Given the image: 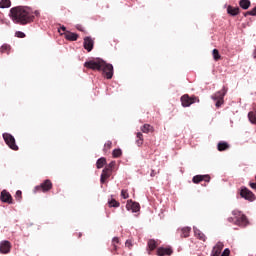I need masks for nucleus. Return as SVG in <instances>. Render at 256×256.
<instances>
[{"label": "nucleus", "instance_id": "nucleus-1", "mask_svg": "<svg viewBox=\"0 0 256 256\" xmlns=\"http://www.w3.org/2000/svg\"><path fill=\"white\" fill-rule=\"evenodd\" d=\"M10 18L18 25H29L35 21L33 9L27 6H18L10 9Z\"/></svg>", "mask_w": 256, "mask_h": 256}, {"label": "nucleus", "instance_id": "nucleus-2", "mask_svg": "<svg viewBox=\"0 0 256 256\" xmlns=\"http://www.w3.org/2000/svg\"><path fill=\"white\" fill-rule=\"evenodd\" d=\"M104 65L105 61L101 58L90 60L84 63V67H86V69H92V71H101Z\"/></svg>", "mask_w": 256, "mask_h": 256}, {"label": "nucleus", "instance_id": "nucleus-3", "mask_svg": "<svg viewBox=\"0 0 256 256\" xmlns=\"http://www.w3.org/2000/svg\"><path fill=\"white\" fill-rule=\"evenodd\" d=\"M232 215L233 217H235V225H238V227H247V225H249V220L247 219V216L241 213V211L233 210Z\"/></svg>", "mask_w": 256, "mask_h": 256}, {"label": "nucleus", "instance_id": "nucleus-4", "mask_svg": "<svg viewBox=\"0 0 256 256\" xmlns=\"http://www.w3.org/2000/svg\"><path fill=\"white\" fill-rule=\"evenodd\" d=\"M53 189V182L47 179L34 188V193H47Z\"/></svg>", "mask_w": 256, "mask_h": 256}, {"label": "nucleus", "instance_id": "nucleus-5", "mask_svg": "<svg viewBox=\"0 0 256 256\" xmlns=\"http://www.w3.org/2000/svg\"><path fill=\"white\" fill-rule=\"evenodd\" d=\"M180 101L182 103V107H191L193 103H199V97L197 96H189V94H184L181 96Z\"/></svg>", "mask_w": 256, "mask_h": 256}, {"label": "nucleus", "instance_id": "nucleus-6", "mask_svg": "<svg viewBox=\"0 0 256 256\" xmlns=\"http://www.w3.org/2000/svg\"><path fill=\"white\" fill-rule=\"evenodd\" d=\"M3 139L10 149H12L13 151H19V146H17V143L15 142V137H13V135L9 133H4Z\"/></svg>", "mask_w": 256, "mask_h": 256}, {"label": "nucleus", "instance_id": "nucleus-7", "mask_svg": "<svg viewBox=\"0 0 256 256\" xmlns=\"http://www.w3.org/2000/svg\"><path fill=\"white\" fill-rule=\"evenodd\" d=\"M240 196L242 197V199H246V201H250V202H253L256 199L253 192L245 187L241 189Z\"/></svg>", "mask_w": 256, "mask_h": 256}, {"label": "nucleus", "instance_id": "nucleus-8", "mask_svg": "<svg viewBox=\"0 0 256 256\" xmlns=\"http://www.w3.org/2000/svg\"><path fill=\"white\" fill-rule=\"evenodd\" d=\"M104 77L106 79H113V65L112 64H107L104 62V65L102 66V70Z\"/></svg>", "mask_w": 256, "mask_h": 256}, {"label": "nucleus", "instance_id": "nucleus-9", "mask_svg": "<svg viewBox=\"0 0 256 256\" xmlns=\"http://www.w3.org/2000/svg\"><path fill=\"white\" fill-rule=\"evenodd\" d=\"M11 242H9L8 240H3L0 242V253L2 255H7L9 253H11Z\"/></svg>", "mask_w": 256, "mask_h": 256}, {"label": "nucleus", "instance_id": "nucleus-10", "mask_svg": "<svg viewBox=\"0 0 256 256\" xmlns=\"http://www.w3.org/2000/svg\"><path fill=\"white\" fill-rule=\"evenodd\" d=\"M83 47L88 51V53H91V51H93V47H95V40L90 36H86L84 38Z\"/></svg>", "mask_w": 256, "mask_h": 256}, {"label": "nucleus", "instance_id": "nucleus-11", "mask_svg": "<svg viewBox=\"0 0 256 256\" xmlns=\"http://www.w3.org/2000/svg\"><path fill=\"white\" fill-rule=\"evenodd\" d=\"M0 200L2 203H8V205H13V196L7 190H3L0 195Z\"/></svg>", "mask_w": 256, "mask_h": 256}, {"label": "nucleus", "instance_id": "nucleus-12", "mask_svg": "<svg viewBox=\"0 0 256 256\" xmlns=\"http://www.w3.org/2000/svg\"><path fill=\"white\" fill-rule=\"evenodd\" d=\"M157 256H171L173 255V248L171 246L168 247H159L156 251Z\"/></svg>", "mask_w": 256, "mask_h": 256}, {"label": "nucleus", "instance_id": "nucleus-13", "mask_svg": "<svg viewBox=\"0 0 256 256\" xmlns=\"http://www.w3.org/2000/svg\"><path fill=\"white\" fill-rule=\"evenodd\" d=\"M126 209L128 211H132V213H137L140 211L141 206L137 202H133V200H128L126 204Z\"/></svg>", "mask_w": 256, "mask_h": 256}, {"label": "nucleus", "instance_id": "nucleus-14", "mask_svg": "<svg viewBox=\"0 0 256 256\" xmlns=\"http://www.w3.org/2000/svg\"><path fill=\"white\" fill-rule=\"evenodd\" d=\"M227 91H228L227 87L223 86V88L220 91H218L214 95H212V99L213 100H217V99L218 100H223V99H225V95H227Z\"/></svg>", "mask_w": 256, "mask_h": 256}, {"label": "nucleus", "instance_id": "nucleus-15", "mask_svg": "<svg viewBox=\"0 0 256 256\" xmlns=\"http://www.w3.org/2000/svg\"><path fill=\"white\" fill-rule=\"evenodd\" d=\"M192 181L195 184L201 183V181H205L206 183H209V181H211V176H209V175H196L192 178Z\"/></svg>", "mask_w": 256, "mask_h": 256}, {"label": "nucleus", "instance_id": "nucleus-16", "mask_svg": "<svg viewBox=\"0 0 256 256\" xmlns=\"http://www.w3.org/2000/svg\"><path fill=\"white\" fill-rule=\"evenodd\" d=\"M225 247V245L223 244V242H218L212 249V253L211 256H219L221 255V252L223 251V248Z\"/></svg>", "mask_w": 256, "mask_h": 256}, {"label": "nucleus", "instance_id": "nucleus-17", "mask_svg": "<svg viewBox=\"0 0 256 256\" xmlns=\"http://www.w3.org/2000/svg\"><path fill=\"white\" fill-rule=\"evenodd\" d=\"M111 170L104 168L101 174L100 183H105L111 177Z\"/></svg>", "mask_w": 256, "mask_h": 256}, {"label": "nucleus", "instance_id": "nucleus-18", "mask_svg": "<svg viewBox=\"0 0 256 256\" xmlns=\"http://www.w3.org/2000/svg\"><path fill=\"white\" fill-rule=\"evenodd\" d=\"M240 12H241V10L239 9V7H233L231 5H229L227 7V13H228V15H231L232 17H236V15H239Z\"/></svg>", "mask_w": 256, "mask_h": 256}, {"label": "nucleus", "instance_id": "nucleus-19", "mask_svg": "<svg viewBox=\"0 0 256 256\" xmlns=\"http://www.w3.org/2000/svg\"><path fill=\"white\" fill-rule=\"evenodd\" d=\"M64 37L67 39V41H77V39H79V35L69 31L64 33Z\"/></svg>", "mask_w": 256, "mask_h": 256}, {"label": "nucleus", "instance_id": "nucleus-20", "mask_svg": "<svg viewBox=\"0 0 256 256\" xmlns=\"http://www.w3.org/2000/svg\"><path fill=\"white\" fill-rule=\"evenodd\" d=\"M141 131H142V133H154L155 128L153 126H151L150 124H144L141 127Z\"/></svg>", "mask_w": 256, "mask_h": 256}, {"label": "nucleus", "instance_id": "nucleus-21", "mask_svg": "<svg viewBox=\"0 0 256 256\" xmlns=\"http://www.w3.org/2000/svg\"><path fill=\"white\" fill-rule=\"evenodd\" d=\"M194 235L197 239H200V241H207V236H205L199 229L194 230Z\"/></svg>", "mask_w": 256, "mask_h": 256}, {"label": "nucleus", "instance_id": "nucleus-22", "mask_svg": "<svg viewBox=\"0 0 256 256\" xmlns=\"http://www.w3.org/2000/svg\"><path fill=\"white\" fill-rule=\"evenodd\" d=\"M118 245H121V241L119 240V237H114L112 239V247H113V249L111 250L112 253H115V251H117Z\"/></svg>", "mask_w": 256, "mask_h": 256}, {"label": "nucleus", "instance_id": "nucleus-23", "mask_svg": "<svg viewBox=\"0 0 256 256\" xmlns=\"http://www.w3.org/2000/svg\"><path fill=\"white\" fill-rule=\"evenodd\" d=\"M239 5L241 9L247 10L249 7H251V1L250 0H240Z\"/></svg>", "mask_w": 256, "mask_h": 256}, {"label": "nucleus", "instance_id": "nucleus-24", "mask_svg": "<svg viewBox=\"0 0 256 256\" xmlns=\"http://www.w3.org/2000/svg\"><path fill=\"white\" fill-rule=\"evenodd\" d=\"M217 149L218 151H227L229 149V143L221 141L218 143Z\"/></svg>", "mask_w": 256, "mask_h": 256}, {"label": "nucleus", "instance_id": "nucleus-25", "mask_svg": "<svg viewBox=\"0 0 256 256\" xmlns=\"http://www.w3.org/2000/svg\"><path fill=\"white\" fill-rule=\"evenodd\" d=\"M106 164H107V159L102 157L97 160L96 167L97 169H103V167H105Z\"/></svg>", "mask_w": 256, "mask_h": 256}, {"label": "nucleus", "instance_id": "nucleus-26", "mask_svg": "<svg viewBox=\"0 0 256 256\" xmlns=\"http://www.w3.org/2000/svg\"><path fill=\"white\" fill-rule=\"evenodd\" d=\"M0 53H6L7 55H9V53H11V45L9 44H3L0 47Z\"/></svg>", "mask_w": 256, "mask_h": 256}, {"label": "nucleus", "instance_id": "nucleus-27", "mask_svg": "<svg viewBox=\"0 0 256 256\" xmlns=\"http://www.w3.org/2000/svg\"><path fill=\"white\" fill-rule=\"evenodd\" d=\"M11 7V0H1L0 9H9Z\"/></svg>", "mask_w": 256, "mask_h": 256}, {"label": "nucleus", "instance_id": "nucleus-28", "mask_svg": "<svg viewBox=\"0 0 256 256\" xmlns=\"http://www.w3.org/2000/svg\"><path fill=\"white\" fill-rule=\"evenodd\" d=\"M248 119L251 123H256V107L254 108V111L248 113Z\"/></svg>", "mask_w": 256, "mask_h": 256}, {"label": "nucleus", "instance_id": "nucleus-29", "mask_svg": "<svg viewBox=\"0 0 256 256\" xmlns=\"http://www.w3.org/2000/svg\"><path fill=\"white\" fill-rule=\"evenodd\" d=\"M191 233V227H184L181 229V237L187 238Z\"/></svg>", "mask_w": 256, "mask_h": 256}, {"label": "nucleus", "instance_id": "nucleus-30", "mask_svg": "<svg viewBox=\"0 0 256 256\" xmlns=\"http://www.w3.org/2000/svg\"><path fill=\"white\" fill-rule=\"evenodd\" d=\"M136 144L138 145V147H141V145H143V133L138 132L136 134Z\"/></svg>", "mask_w": 256, "mask_h": 256}, {"label": "nucleus", "instance_id": "nucleus-31", "mask_svg": "<svg viewBox=\"0 0 256 256\" xmlns=\"http://www.w3.org/2000/svg\"><path fill=\"white\" fill-rule=\"evenodd\" d=\"M148 248L150 249V251H155V249H157V241L151 239L148 241Z\"/></svg>", "mask_w": 256, "mask_h": 256}, {"label": "nucleus", "instance_id": "nucleus-32", "mask_svg": "<svg viewBox=\"0 0 256 256\" xmlns=\"http://www.w3.org/2000/svg\"><path fill=\"white\" fill-rule=\"evenodd\" d=\"M212 55H213L214 61H219V59H221V54H219V50L217 49H214L212 51Z\"/></svg>", "mask_w": 256, "mask_h": 256}, {"label": "nucleus", "instance_id": "nucleus-33", "mask_svg": "<svg viewBox=\"0 0 256 256\" xmlns=\"http://www.w3.org/2000/svg\"><path fill=\"white\" fill-rule=\"evenodd\" d=\"M112 155L114 158H119L121 155H123V152L121 151V149H114L112 152Z\"/></svg>", "mask_w": 256, "mask_h": 256}, {"label": "nucleus", "instance_id": "nucleus-34", "mask_svg": "<svg viewBox=\"0 0 256 256\" xmlns=\"http://www.w3.org/2000/svg\"><path fill=\"white\" fill-rule=\"evenodd\" d=\"M112 145H113V142L107 141V142L104 144V149H103L104 153H107V151H109V149H111Z\"/></svg>", "mask_w": 256, "mask_h": 256}, {"label": "nucleus", "instance_id": "nucleus-35", "mask_svg": "<svg viewBox=\"0 0 256 256\" xmlns=\"http://www.w3.org/2000/svg\"><path fill=\"white\" fill-rule=\"evenodd\" d=\"M109 207H119V205H121L119 202H117V200L112 199L108 202Z\"/></svg>", "mask_w": 256, "mask_h": 256}, {"label": "nucleus", "instance_id": "nucleus-36", "mask_svg": "<svg viewBox=\"0 0 256 256\" xmlns=\"http://www.w3.org/2000/svg\"><path fill=\"white\" fill-rule=\"evenodd\" d=\"M15 199H16L17 201H21V199H23V192H21V190H17V191H16Z\"/></svg>", "mask_w": 256, "mask_h": 256}, {"label": "nucleus", "instance_id": "nucleus-37", "mask_svg": "<svg viewBox=\"0 0 256 256\" xmlns=\"http://www.w3.org/2000/svg\"><path fill=\"white\" fill-rule=\"evenodd\" d=\"M15 37H18L19 39H25L26 35H25V33L21 32V31H17L15 33Z\"/></svg>", "mask_w": 256, "mask_h": 256}, {"label": "nucleus", "instance_id": "nucleus-38", "mask_svg": "<svg viewBox=\"0 0 256 256\" xmlns=\"http://www.w3.org/2000/svg\"><path fill=\"white\" fill-rule=\"evenodd\" d=\"M125 247H128V249H132V247H133V240H131V239L126 240Z\"/></svg>", "mask_w": 256, "mask_h": 256}, {"label": "nucleus", "instance_id": "nucleus-39", "mask_svg": "<svg viewBox=\"0 0 256 256\" xmlns=\"http://www.w3.org/2000/svg\"><path fill=\"white\" fill-rule=\"evenodd\" d=\"M121 197H123V199H129V193L127 192V190L121 191Z\"/></svg>", "mask_w": 256, "mask_h": 256}, {"label": "nucleus", "instance_id": "nucleus-40", "mask_svg": "<svg viewBox=\"0 0 256 256\" xmlns=\"http://www.w3.org/2000/svg\"><path fill=\"white\" fill-rule=\"evenodd\" d=\"M113 167H115V161H112L105 167V169H109V171L113 170Z\"/></svg>", "mask_w": 256, "mask_h": 256}, {"label": "nucleus", "instance_id": "nucleus-41", "mask_svg": "<svg viewBox=\"0 0 256 256\" xmlns=\"http://www.w3.org/2000/svg\"><path fill=\"white\" fill-rule=\"evenodd\" d=\"M214 101H216V107H217V108L221 107V106L223 105V103H224V100L216 99V100H214Z\"/></svg>", "mask_w": 256, "mask_h": 256}, {"label": "nucleus", "instance_id": "nucleus-42", "mask_svg": "<svg viewBox=\"0 0 256 256\" xmlns=\"http://www.w3.org/2000/svg\"><path fill=\"white\" fill-rule=\"evenodd\" d=\"M61 31H63V33H65V31H67V28H66L65 26H62V27L58 30L59 34H60V35H63V33H62Z\"/></svg>", "mask_w": 256, "mask_h": 256}, {"label": "nucleus", "instance_id": "nucleus-43", "mask_svg": "<svg viewBox=\"0 0 256 256\" xmlns=\"http://www.w3.org/2000/svg\"><path fill=\"white\" fill-rule=\"evenodd\" d=\"M228 221H229V223H234V225H235V216L234 217H229Z\"/></svg>", "mask_w": 256, "mask_h": 256}, {"label": "nucleus", "instance_id": "nucleus-44", "mask_svg": "<svg viewBox=\"0 0 256 256\" xmlns=\"http://www.w3.org/2000/svg\"><path fill=\"white\" fill-rule=\"evenodd\" d=\"M158 172H155V170H151V173H150V177H155V175H157Z\"/></svg>", "mask_w": 256, "mask_h": 256}, {"label": "nucleus", "instance_id": "nucleus-45", "mask_svg": "<svg viewBox=\"0 0 256 256\" xmlns=\"http://www.w3.org/2000/svg\"><path fill=\"white\" fill-rule=\"evenodd\" d=\"M33 15L36 16V17H39L40 13H39L38 10H36V11L33 12Z\"/></svg>", "mask_w": 256, "mask_h": 256}, {"label": "nucleus", "instance_id": "nucleus-46", "mask_svg": "<svg viewBox=\"0 0 256 256\" xmlns=\"http://www.w3.org/2000/svg\"><path fill=\"white\" fill-rule=\"evenodd\" d=\"M253 58L256 59V49L253 51Z\"/></svg>", "mask_w": 256, "mask_h": 256}, {"label": "nucleus", "instance_id": "nucleus-47", "mask_svg": "<svg viewBox=\"0 0 256 256\" xmlns=\"http://www.w3.org/2000/svg\"><path fill=\"white\" fill-rule=\"evenodd\" d=\"M79 237H81V233H79Z\"/></svg>", "mask_w": 256, "mask_h": 256}]
</instances>
